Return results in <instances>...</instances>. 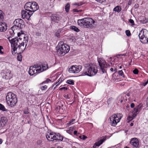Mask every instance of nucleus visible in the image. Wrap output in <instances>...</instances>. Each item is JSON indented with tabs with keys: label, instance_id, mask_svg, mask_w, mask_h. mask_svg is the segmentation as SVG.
Masks as SVG:
<instances>
[{
	"label": "nucleus",
	"instance_id": "nucleus-36",
	"mask_svg": "<svg viewBox=\"0 0 148 148\" xmlns=\"http://www.w3.org/2000/svg\"><path fill=\"white\" fill-rule=\"evenodd\" d=\"M34 68H35V69H40V71L41 72V65H34Z\"/></svg>",
	"mask_w": 148,
	"mask_h": 148
},
{
	"label": "nucleus",
	"instance_id": "nucleus-34",
	"mask_svg": "<svg viewBox=\"0 0 148 148\" xmlns=\"http://www.w3.org/2000/svg\"><path fill=\"white\" fill-rule=\"evenodd\" d=\"M75 119H73L70 120L68 123H67V125H71L73 123V122L75 121Z\"/></svg>",
	"mask_w": 148,
	"mask_h": 148
},
{
	"label": "nucleus",
	"instance_id": "nucleus-47",
	"mask_svg": "<svg viewBox=\"0 0 148 148\" xmlns=\"http://www.w3.org/2000/svg\"><path fill=\"white\" fill-rule=\"evenodd\" d=\"M51 80L49 79H47L45 81H44V82H42V83H48L49 82H51Z\"/></svg>",
	"mask_w": 148,
	"mask_h": 148
},
{
	"label": "nucleus",
	"instance_id": "nucleus-12",
	"mask_svg": "<svg viewBox=\"0 0 148 148\" xmlns=\"http://www.w3.org/2000/svg\"><path fill=\"white\" fill-rule=\"evenodd\" d=\"M130 143L133 147L139 148L140 147L139 141L136 138H134L131 139Z\"/></svg>",
	"mask_w": 148,
	"mask_h": 148
},
{
	"label": "nucleus",
	"instance_id": "nucleus-5",
	"mask_svg": "<svg viewBox=\"0 0 148 148\" xmlns=\"http://www.w3.org/2000/svg\"><path fill=\"white\" fill-rule=\"evenodd\" d=\"M6 100L8 104L11 107L14 106L17 102L16 95L11 92H8L6 96Z\"/></svg>",
	"mask_w": 148,
	"mask_h": 148
},
{
	"label": "nucleus",
	"instance_id": "nucleus-24",
	"mask_svg": "<svg viewBox=\"0 0 148 148\" xmlns=\"http://www.w3.org/2000/svg\"><path fill=\"white\" fill-rule=\"evenodd\" d=\"M138 108H135L134 109V111L132 112H131L133 114L134 117H135L137 114L138 113Z\"/></svg>",
	"mask_w": 148,
	"mask_h": 148
},
{
	"label": "nucleus",
	"instance_id": "nucleus-22",
	"mask_svg": "<svg viewBox=\"0 0 148 148\" xmlns=\"http://www.w3.org/2000/svg\"><path fill=\"white\" fill-rule=\"evenodd\" d=\"M51 20L56 22H58L59 21V18L58 16H52L51 17Z\"/></svg>",
	"mask_w": 148,
	"mask_h": 148
},
{
	"label": "nucleus",
	"instance_id": "nucleus-31",
	"mask_svg": "<svg viewBox=\"0 0 148 148\" xmlns=\"http://www.w3.org/2000/svg\"><path fill=\"white\" fill-rule=\"evenodd\" d=\"M70 29L77 32H79V29L77 27L74 26H71Z\"/></svg>",
	"mask_w": 148,
	"mask_h": 148
},
{
	"label": "nucleus",
	"instance_id": "nucleus-6",
	"mask_svg": "<svg viewBox=\"0 0 148 148\" xmlns=\"http://www.w3.org/2000/svg\"><path fill=\"white\" fill-rule=\"evenodd\" d=\"M24 23L23 21L21 18H18L16 19L14 22V25L12 27V28L16 29L22 28Z\"/></svg>",
	"mask_w": 148,
	"mask_h": 148
},
{
	"label": "nucleus",
	"instance_id": "nucleus-56",
	"mask_svg": "<svg viewBox=\"0 0 148 148\" xmlns=\"http://www.w3.org/2000/svg\"><path fill=\"white\" fill-rule=\"evenodd\" d=\"M41 33L38 32L36 33V35L37 36H40Z\"/></svg>",
	"mask_w": 148,
	"mask_h": 148
},
{
	"label": "nucleus",
	"instance_id": "nucleus-45",
	"mask_svg": "<svg viewBox=\"0 0 148 148\" xmlns=\"http://www.w3.org/2000/svg\"><path fill=\"white\" fill-rule=\"evenodd\" d=\"M112 98H110L108 99L107 101V103H108V105L110 103L111 101H112Z\"/></svg>",
	"mask_w": 148,
	"mask_h": 148
},
{
	"label": "nucleus",
	"instance_id": "nucleus-27",
	"mask_svg": "<svg viewBox=\"0 0 148 148\" xmlns=\"http://www.w3.org/2000/svg\"><path fill=\"white\" fill-rule=\"evenodd\" d=\"M41 71L42 72L44 70H46L48 68V65L46 64H44V65H41Z\"/></svg>",
	"mask_w": 148,
	"mask_h": 148
},
{
	"label": "nucleus",
	"instance_id": "nucleus-3",
	"mask_svg": "<svg viewBox=\"0 0 148 148\" xmlns=\"http://www.w3.org/2000/svg\"><path fill=\"white\" fill-rule=\"evenodd\" d=\"M95 21L90 18H84L77 21L78 25L86 28H91L95 27Z\"/></svg>",
	"mask_w": 148,
	"mask_h": 148
},
{
	"label": "nucleus",
	"instance_id": "nucleus-30",
	"mask_svg": "<svg viewBox=\"0 0 148 148\" xmlns=\"http://www.w3.org/2000/svg\"><path fill=\"white\" fill-rule=\"evenodd\" d=\"M140 41L143 44L147 43L148 42V38L145 37L142 40H140Z\"/></svg>",
	"mask_w": 148,
	"mask_h": 148
},
{
	"label": "nucleus",
	"instance_id": "nucleus-11",
	"mask_svg": "<svg viewBox=\"0 0 148 148\" xmlns=\"http://www.w3.org/2000/svg\"><path fill=\"white\" fill-rule=\"evenodd\" d=\"M33 12L25 10H22L21 12L22 17L23 19L26 18L29 20Z\"/></svg>",
	"mask_w": 148,
	"mask_h": 148
},
{
	"label": "nucleus",
	"instance_id": "nucleus-18",
	"mask_svg": "<svg viewBox=\"0 0 148 148\" xmlns=\"http://www.w3.org/2000/svg\"><path fill=\"white\" fill-rule=\"evenodd\" d=\"M102 138H103L101 139L95 143V144L96 146L98 147L101 144L106 140V137H102Z\"/></svg>",
	"mask_w": 148,
	"mask_h": 148
},
{
	"label": "nucleus",
	"instance_id": "nucleus-38",
	"mask_svg": "<svg viewBox=\"0 0 148 148\" xmlns=\"http://www.w3.org/2000/svg\"><path fill=\"white\" fill-rule=\"evenodd\" d=\"M126 34L127 36H130L131 35L130 32L129 30H126L125 31Z\"/></svg>",
	"mask_w": 148,
	"mask_h": 148
},
{
	"label": "nucleus",
	"instance_id": "nucleus-51",
	"mask_svg": "<svg viewBox=\"0 0 148 148\" xmlns=\"http://www.w3.org/2000/svg\"><path fill=\"white\" fill-rule=\"evenodd\" d=\"M79 11H80V10H78L76 9H73V11L74 12H78Z\"/></svg>",
	"mask_w": 148,
	"mask_h": 148
},
{
	"label": "nucleus",
	"instance_id": "nucleus-26",
	"mask_svg": "<svg viewBox=\"0 0 148 148\" xmlns=\"http://www.w3.org/2000/svg\"><path fill=\"white\" fill-rule=\"evenodd\" d=\"M121 10V7L119 6H117L115 7L113 9L114 11L116 12H120Z\"/></svg>",
	"mask_w": 148,
	"mask_h": 148
},
{
	"label": "nucleus",
	"instance_id": "nucleus-9",
	"mask_svg": "<svg viewBox=\"0 0 148 148\" xmlns=\"http://www.w3.org/2000/svg\"><path fill=\"white\" fill-rule=\"evenodd\" d=\"M82 68V66L81 65H73L69 68V72L72 73H79Z\"/></svg>",
	"mask_w": 148,
	"mask_h": 148
},
{
	"label": "nucleus",
	"instance_id": "nucleus-52",
	"mask_svg": "<svg viewBox=\"0 0 148 148\" xmlns=\"http://www.w3.org/2000/svg\"><path fill=\"white\" fill-rule=\"evenodd\" d=\"M134 106L135 105L134 103H132L131 104L130 106L132 108H133L134 107Z\"/></svg>",
	"mask_w": 148,
	"mask_h": 148
},
{
	"label": "nucleus",
	"instance_id": "nucleus-62",
	"mask_svg": "<svg viewBox=\"0 0 148 148\" xmlns=\"http://www.w3.org/2000/svg\"><path fill=\"white\" fill-rule=\"evenodd\" d=\"M133 123H131V124H130V125H131V126H133Z\"/></svg>",
	"mask_w": 148,
	"mask_h": 148
},
{
	"label": "nucleus",
	"instance_id": "nucleus-50",
	"mask_svg": "<svg viewBox=\"0 0 148 148\" xmlns=\"http://www.w3.org/2000/svg\"><path fill=\"white\" fill-rule=\"evenodd\" d=\"M64 141L67 142H68L69 141V140L68 139L65 138L64 139Z\"/></svg>",
	"mask_w": 148,
	"mask_h": 148
},
{
	"label": "nucleus",
	"instance_id": "nucleus-4",
	"mask_svg": "<svg viewBox=\"0 0 148 148\" xmlns=\"http://www.w3.org/2000/svg\"><path fill=\"white\" fill-rule=\"evenodd\" d=\"M56 48L57 49V54L60 56H62L68 53L70 50L69 46L63 42H59Z\"/></svg>",
	"mask_w": 148,
	"mask_h": 148
},
{
	"label": "nucleus",
	"instance_id": "nucleus-21",
	"mask_svg": "<svg viewBox=\"0 0 148 148\" xmlns=\"http://www.w3.org/2000/svg\"><path fill=\"white\" fill-rule=\"evenodd\" d=\"M135 117H134V116H133V114L131 112H130L127 118V119L128 121L127 122H129L130 121H132Z\"/></svg>",
	"mask_w": 148,
	"mask_h": 148
},
{
	"label": "nucleus",
	"instance_id": "nucleus-29",
	"mask_svg": "<svg viewBox=\"0 0 148 148\" xmlns=\"http://www.w3.org/2000/svg\"><path fill=\"white\" fill-rule=\"evenodd\" d=\"M70 8V5L69 3H68L65 6V10L67 12H69V10Z\"/></svg>",
	"mask_w": 148,
	"mask_h": 148
},
{
	"label": "nucleus",
	"instance_id": "nucleus-40",
	"mask_svg": "<svg viewBox=\"0 0 148 148\" xmlns=\"http://www.w3.org/2000/svg\"><path fill=\"white\" fill-rule=\"evenodd\" d=\"M3 48L2 46H0V54H4V53L3 51H2V49H3Z\"/></svg>",
	"mask_w": 148,
	"mask_h": 148
},
{
	"label": "nucleus",
	"instance_id": "nucleus-53",
	"mask_svg": "<svg viewBox=\"0 0 148 148\" xmlns=\"http://www.w3.org/2000/svg\"><path fill=\"white\" fill-rule=\"evenodd\" d=\"M63 89H64L65 90H67V88L66 87H62L60 88V89H61V90H62Z\"/></svg>",
	"mask_w": 148,
	"mask_h": 148
},
{
	"label": "nucleus",
	"instance_id": "nucleus-60",
	"mask_svg": "<svg viewBox=\"0 0 148 148\" xmlns=\"http://www.w3.org/2000/svg\"><path fill=\"white\" fill-rule=\"evenodd\" d=\"M110 70L112 71V72H113V69L112 68H111L110 69Z\"/></svg>",
	"mask_w": 148,
	"mask_h": 148
},
{
	"label": "nucleus",
	"instance_id": "nucleus-35",
	"mask_svg": "<svg viewBox=\"0 0 148 148\" xmlns=\"http://www.w3.org/2000/svg\"><path fill=\"white\" fill-rule=\"evenodd\" d=\"M42 141L41 140H38L36 142V144L37 145L40 146L42 144Z\"/></svg>",
	"mask_w": 148,
	"mask_h": 148
},
{
	"label": "nucleus",
	"instance_id": "nucleus-43",
	"mask_svg": "<svg viewBox=\"0 0 148 148\" xmlns=\"http://www.w3.org/2000/svg\"><path fill=\"white\" fill-rule=\"evenodd\" d=\"M60 31H58L57 32L55 33V36L58 38H59L60 36Z\"/></svg>",
	"mask_w": 148,
	"mask_h": 148
},
{
	"label": "nucleus",
	"instance_id": "nucleus-25",
	"mask_svg": "<svg viewBox=\"0 0 148 148\" xmlns=\"http://www.w3.org/2000/svg\"><path fill=\"white\" fill-rule=\"evenodd\" d=\"M4 18L3 12L0 10V23L2 22L4 20Z\"/></svg>",
	"mask_w": 148,
	"mask_h": 148
},
{
	"label": "nucleus",
	"instance_id": "nucleus-54",
	"mask_svg": "<svg viewBox=\"0 0 148 148\" xmlns=\"http://www.w3.org/2000/svg\"><path fill=\"white\" fill-rule=\"evenodd\" d=\"M148 83V79L147 80V82H146L144 83V84H143V85L144 86H145Z\"/></svg>",
	"mask_w": 148,
	"mask_h": 148
},
{
	"label": "nucleus",
	"instance_id": "nucleus-20",
	"mask_svg": "<svg viewBox=\"0 0 148 148\" xmlns=\"http://www.w3.org/2000/svg\"><path fill=\"white\" fill-rule=\"evenodd\" d=\"M11 72L9 70H8L5 72V74L3 76V78L5 79H8L10 77V75Z\"/></svg>",
	"mask_w": 148,
	"mask_h": 148
},
{
	"label": "nucleus",
	"instance_id": "nucleus-13",
	"mask_svg": "<svg viewBox=\"0 0 148 148\" xmlns=\"http://www.w3.org/2000/svg\"><path fill=\"white\" fill-rule=\"evenodd\" d=\"M31 2V12H33V13L35 11L38 9L39 6L38 4L35 2Z\"/></svg>",
	"mask_w": 148,
	"mask_h": 148
},
{
	"label": "nucleus",
	"instance_id": "nucleus-49",
	"mask_svg": "<svg viewBox=\"0 0 148 148\" xmlns=\"http://www.w3.org/2000/svg\"><path fill=\"white\" fill-rule=\"evenodd\" d=\"M36 70H37V71H34V74L36 73H40L41 72L40 71V70L39 69H36Z\"/></svg>",
	"mask_w": 148,
	"mask_h": 148
},
{
	"label": "nucleus",
	"instance_id": "nucleus-44",
	"mask_svg": "<svg viewBox=\"0 0 148 148\" xmlns=\"http://www.w3.org/2000/svg\"><path fill=\"white\" fill-rule=\"evenodd\" d=\"M130 22L132 24V25H134V22L133 20L130 19L129 20Z\"/></svg>",
	"mask_w": 148,
	"mask_h": 148
},
{
	"label": "nucleus",
	"instance_id": "nucleus-17",
	"mask_svg": "<svg viewBox=\"0 0 148 148\" xmlns=\"http://www.w3.org/2000/svg\"><path fill=\"white\" fill-rule=\"evenodd\" d=\"M31 2H28L24 6V8L25 10L28 12H30L31 10Z\"/></svg>",
	"mask_w": 148,
	"mask_h": 148
},
{
	"label": "nucleus",
	"instance_id": "nucleus-8",
	"mask_svg": "<svg viewBox=\"0 0 148 148\" xmlns=\"http://www.w3.org/2000/svg\"><path fill=\"white\" fill-rule=\"evenodd\" d=\"M110 123L113 126H115L117 123L120 121L121 119V118H119L118 117L117 115L115 114L112 115L110 118Z\"/></svg>",
	"mask_w": 148,
	"mask_h": 148
},
{
	"label": "nucleus",
	"instance_id": "nucleus-10",
	"mask_svg": "<svg viewBox=\"0 0 148 148\" xmlns=\"http://www.w3.org/2000/svg\"><path fill=\"white\" fill-rule=\"evenodd\" d=\"M46 138L49 141H53L54 140H56L58 138H57L56 134H53L52 132H48L46 135Z\"/></svg>",
	"mask_w": 148,
	"mask_h": 148
},
{
	"label": "nucleus",
	"instance_id": "nucleus-16",
	"mask_svg": "<svg viewBox=\"0 0 148 148\" xmlns=\"http://www.w3.org/2000/svg\"><path fill=\"white\" fill-rule=\"evenodd\" d=\"M15 29L12 28V27L9 30V31L8 32V35L9 36L8 38H10V39L11 37H13L15 33L14 31L15 30Z\"/></svg>",
	"mask_w": 148,
	"mask_h": 148
},
{
	"label": "nucleus",
	"instance_id": "nucleus-23",
	"mask_svg": "<svg viewBox=\"0 0 148 148\" xmlns=\"http://www.w3.org/2000/svg\"><path fill=\"white\" fill-rule=\"evenodd\" d=\"M57 138H58L56 139L57 140H60L61 141H62L63 139V137L62 135L59 133H57L56 134Z\"/></svg>",
	"mask_w": 148,
	"mask_h": 148
},
{
	"label": "nucleus",
	"instance_id": "nucleus-57",
	"mask_svg": "<svg viewBox=\"0 0 148 148\" xmlns=\"http://www.w3.org/2000/svg\"><path fill=\"white\" fill-rule=\"evenodd\" d=\"M86 138H87V137L86 136H85L84 135L83 136V140H84Z\"/></svg>",
	"mask_w": 148,
	"mask_h": 148
},
{
	"label": "nucleus",
	"instance_id": "nucleus-33",
	"mask_svg": "<svg viewBox=\"0 0 148 148\" xmlns=\"http://www.w3.org/2000/svg\"><path fill=\"white\" fill-rule=\"evenodd\" d=\"M66 83L71 85H73L74 84V81L73 80H68L67 81Z\"/></svg>",
	"mask_w": 148,
	"mask_h": 148
},
{
	"label": "nucleus",
	"instance_id": "nucleus-1",
	"mask_svg": "<svg viewBox=\"0 0 148 148\" xmlns=\"http://www.w3.org/2000/svg\"><path fill=\"white\" fill-rule=\"evenodd\" d=\"M8 38L11 43L12 47H13V51L15 52L17 50H18L20 53H22L24 51L28 42V38L27 37H24V40L21 43L18 41V39L16 38H13L11 39H10V38Z\"/></svg>",
	"mask_w": 148,
	"mask_h": 148
},
{
	"label": "nucleus",
	"instance_id": "nucleus-32",
	"mask_svg": "<svg viewBox=\"0 0 148 148\" xmlns=\"http://www.w3.org/2000/svg\"><path fill=\"white\" fill-rule=\"evenodd\" d=\"M0 110L3 111H7V110L6 109L4 106L1 104L0 103Z\"/></svg>",
	"mask_w": 148,
	"mask_h": 148
},
{
	"label": "nucleus",
	"instance_id": "nucleus-42",
	"mask_svg": "<svg viewBox=\"0 0 148 148\" xmlns=\"http://www.w3.org/2000/svg\"><path fill=\"white\" fill-rule=\"evenodd\" d=\"M22 56L21 55H18L17 56V59L19 61H21L22 60Z\"/></svg>",
	"mask_w": 148,
	"mask_h": 148
},
{
	"label": "nucleus",
	"instance_id": "nucleus-61",
	"mask_svg": "<svg viewBox=\"0 0 148 148\" xmlns=\"http://www.w3.org/2000/svg\"><path fill=\"white\" fill-rule=\"evenodd\" d=\"M135 7H138V4H135Z\"/></svg>",
	"mask_w": 148,
	"mask_h": 148
},
{
	"label": "nucleus",
	"instance_id": "nucleus-15",
	"mask_svg": "<svg viewBox=\"0 0 148 148\" xmlns=\"http://www.w3.org/2000/svg\"><path fill=\"white\" fill-rule=\"evenodd\" d=\"M7 122L6 117H2L0 118V127L4 126Z\"/></svg>",
	"mask_w": 148,
	"mask_h": 148
},
{
	"label": "nucleus",
	"instance_id": "nucleus-59",
	"mask_svg": "<svg viewBox=\"0 0 148 148\" xmlns=\"http://www.w3.org/2000/svg\"><path fill=\"white\" fill-rule=\"evenodd\" d=\"M2 142V140L1 139H0V144H1Z\"/></svg>",
	"mask_w": 148,
	"mask_h": 148
},
{
	"label": "nucleus",
	"instance_id": "nucleus-7",
	"mask_svg": "<svg viewBox=\"0 0 148 148\" xmlns=\"http://www.w3.org/2000/svg\"><path fill=\"white\" fill-rule=\"evenodd\" d=\"M98 61L103 73L106 72V70L105 69L106 68L109 66V65H108L106 64L105 60L101 58L98 59Z\"/></svg>",
	"mask_w": 148,
	"mask_h": 148
},
{
	"label": "nucleus",
	"instance_id": "nucleus-2",
	"mask_svg": "<svg viewBox=\"0 0 148 148\" xmlns=\"http://www.w3.org/2000/svg\"><path fill=\"white\" fill-rule=\"evenodd\" d=\"M85 69L82 74V75H87L92 76L96 75L97 72L96 66L94 64H84Z\"/></svg>",
	"mask_w": 148,
	"mask_h": 148
},
{
	"label": "nucleus",
	"instance_id": "nucleus-19",
	"mask_svg": "<svg viewBox=\"0 0 148 148\" xmlns=\"http://www.w3.org/2000/svg\"><path fill=\"white\" fill-rule=\"evenodd\" d=\"M34 71L36 70L35 68L33 66H31L29 68V73L30 75H33L34 74Z\"/></svg>",
	"mask_w": 148,
	"mask_h": 148
},
{
	"label": "nucleus",
	"instance_id": "nucleus-63",
	"mask_svg": "<svg viewBox=\"0 0 148 148\" xmlns=\"http://www.w3.org/2000/svg\"><path fill=\"white\" fill-rule=\"evenodd\" d=\"M147 22H148V19H147V21H145V23H147Z\"/></svg>",
	"mask_w": 148,
	"mask_h": 148
},
{
	"label": "nucleus",
	"instance_id": "nucleus-48",
	"mask_svg": "<svg viewBox=\"0 0 148 148\" xmlns=\"http://www.w3.org/2000/svg\"><path fill=\"white\" fill-rule=\"evenodd\" d=\"M96 1L97 2L102 3L104 2L105 0H96Z\"/></svg>",
	"mask_w": 148,
	"mask_h": 148
},
{
	"label": "nucleus",
	"instance_id": "nucleus-14",
	"mask_svg": "<svg viewBox=\"0 0 148 148\" xmlns=\"http://www.w3.org/2000/svg\"><path fill=\"white\" fill-rule=\"evenodd\" d=\"M7 29V24L5 23H0V32H4Z\"/></svg>",
	"mask_w": 148,
	"mask_h": 148
},
{
	"label": "nucleus",
	"instance_id": "nucleus-39",
	"mask_svg": "<svg viewBox=\"0 0 148 148\" xmlns=\"http://www.w3.org/2000/svg\"><path fill=\"white\" fill-rule=\"evenodd\" d=\"M83 3L82 2L80 3H74V5H76L77 6H80L83 4Z\"/></svg>",
	"mask_w": 148,
	"mask_h": 148
},
{
	"label": "nucleus",
	"instance_id": "nucleus-37",
	"mask_svg": "<svg viewBox=\"0 0 148 148\" xmlns=\"http://www.w3.org/2000/svg\"><path fill=\"white\" fill-rule=\"evenodd\" d=\"M118 73H119V74L121 76H122L123 77H124V75L123 74V73L122 70H120V71H119Z\"/></svg>",
	"mask_w": 148,
	"mask_h": 148
},
{
	"label": "nucleus",
	"instance_id": "nucleus-55",
	"mask_svg": "<svg viewBox=\"0 0 148 148\" xmlns=\"http://www.w3.org/2000/svg\"><path fill=\"white\" fill-rule=\"evenodd\" d=\"M24 113L25 114H27L29 113V112L28 111H24Z\"/></svg>",
	"mask_w": 148,
	"mask_h": 148
},
{
	"label": "nucleus",
	"instance_id": "nucleus-41",
	"mask_svg": "<svg viewBox=\"0 0 148 148\" xmlns=\"http://www.w3.org/2000/svg\"><path fill=\"white\" fill-rule=\"evenodd\" d=\"M133 72L135 74H137L138 73V71L137 69H135L133 71Z\"/></svg>",
	"mask_w": 148,
	"mask_h": 148
},
{
	"label": "nucleus",
	"instance_id": "nucleus-46",
	"mask_svg": "<svg viewBox=\"0 0 148 148\" xmlns=\"http://www.w3.org/2000/svg\"><path fill=\"white\" fill-rule=\"evenodd\" d=\"M47 88V86L46 85H45L44 86H42L41 88V89L42 90H45V89H46Z\"/></svg>",
	"mask_w": 148,
	"mask_h": 148
},
{
	"label": "nucleus",
	"instance_id": "nucleus-28",
	"mask_svg": "<svg viewBox=\"0 0 148 148\" xmlns=\"http://www.w3.org/2000/svg\"><path fill=\"white\" fill-rule=\"evenodd\" d=\"M138 36L140 40H142L145 37L143 33H142V31L140 32V33L138 35Z\"/></svg>",
	"mask_w": 148,
	"mask_h": 148
},
{
	"label": "nucleus",
	"instance_id": "nucleus-58",
	"mask_svg": "<svg viewBox=\"0 0 148 148\" xmlns=\"http://www.w3.org/2000/svg\"><path fill=\"white\" fill-rule=\"evenodd\" d=\"M77 133V131H75L74 132V135H76Z\"/></svg>",
	"mask_w": 148,
	"mask_h": 148
},
{
	"label": "nucleus",
	"instance_id": "nucleus-64",
	"mask_svg": "<svg viewBox=\"0 0 148 148\" xmlns=\"http://www.w3.org/2000/svg\"><path fill=\"white\" fill-rule=\"evenodd\" d=\"M57 148H63L62 147H58Z\"/></svg>",
	"mask_w": 148,
	"mask_h": 148
}]
</instances>
